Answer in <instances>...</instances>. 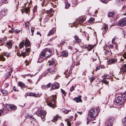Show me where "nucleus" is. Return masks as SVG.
<instances>
[{
    "mask_svg": "<svg viewBox=\"0 0 126 126\" xmlns=\"http://www.w3.org/2000/svg\"><path fill=\"white\" fill-rule=\"evenodd\" d=\"M51 51L48 48L44 49L41 52L38 59L39 63L42 62L45 59L48 58L51 55Z\"/></svg>",
    "mask_w": 126,
    "mask_h": 126,
    "instance_id": "obj_1",
    "label": "nucleus"
},
{
    "mask_svg": "<svg viewBox=\"0 0 126 126\" xmlns=\"http://www.w3.org/2000/svg\"><path fill=\"white\" fill-rule=\"evenodd\" d=\"M126 99V91L123 94L121 95V96L117 97L116 98L115 101L117 105H121L123 104L125 100Z\"/></svg>",
    "mask_w": 126,
    "mask_h": 126,
    "instance_id": "obj_2",
    "label": "nucleus"
},
{
    "mask_svg": "<svg viewBox=\"0 0 126 126\" xmlns=\"http://www.w3.org/2000/svg\"><path fill=\"white\" fill-rule=\"evenodd\" d=\"M98 108H93L90 109L89 112V114L91 118H94L98 114L99 110Z\"/></svg>",
    "mask_w": 126,
    "mask_h": 126,
    "instance_id": "obj_3",
    "label": "nucleus"
},
{
    "mask_svg": "<svg viewBox=\"0 0 126 126\" xmlns=\"http://www.w3.org/2000/svg\"><path fill=\"white\" fill-rule=\"evenodd\" d=\"M56 96H52V97L50 98V99H48L51 101H52L53 103H52L50 102L48 103H47V105L50 107H52L54 108L55 105V104L56 102Z\"/></svg>",
    "mask_w": 126,
    "mask_h": 126,
    "instance_id": "obj_4",
    "label": "nucleus"
},
{
    "mask_svg": "<svg viewBox=\"0 0 126 126\" xmlns=\"http://www.w3.org/2000/svg\"><path fill=\"white\" fill-rule=\"evenodd\" d=\"M38 114L39 116H41V118L43 122L45 120V117L46 112L45 111L43 110H39L38 111Z\"/></svg>",
    "mask_w": 126,
    "mask_h": 126,
    "instance_id": "obj_5",
    "label": "nucleus"
},
{
    "mask_svg": "<svg viewBox=\"0 0 126 126\" xmlns=\"http://www.w3.org/2000/svg\"><path fill=\"white\" fill-rule=\"evenodd\" d=\"M58 70L57 68H56L55 67H54L53 68H49L47 69L48 71L46 74V75L47 74L48 72L50 73L51 74H56L57 73V71Z\"/></svg>",
    "mask_w": 126,
    "mask_h": 126,
    "instance_id": "obj_6",
    "label": "nucleus"
},
{
    "mask_svg": "<svg viewBox=\"0 0 126 126\" xmlns=\"http://www.w3.org/2000/svg\"><path fill=\"white\" fill-rule=\"evenodd\" d=\"M6 108L9 111H11L15 110L17 109L16 107L13 105H7L6 106Z\"/></svg>",
    "mask_w": 126,
    "mask_h": 126,
    "instance_id": "obj_7",
    "label": "nucleus"
},
{
    "mask_svg": "<svg viewBox=\"0 0 126 126\" xmlns=\"http://www.w3.org/2000/svg\"><path fill=\"white\" fill-rule=\"evenodd\" d=\"M86 18L85 17H80L78 19L77 21L74 22L73 23V25H75L76 24H81L84 22Z\"/></svg>",
    "mask_w": 126,
    "mask_h": 126,
    "instance_id": "obj_8",
    "label": "nucleus"
},
{
    "mask_svg": "<svg viewBox=\"0 0 126 126\" xmlns=\"http://www.w3.org/2000/svg\"><path fill=\"white\" fill-rule=\"evenodd\" d=\"M126 24V18H124L121 19L119 22L118 25L121 26H123Z\"/></svg>",
    "mask_w": 126,
    "mask_h": 126,
    "instance_id": "obj_9",
    "label": "nucleus"
},
{
    "mask_svg": "<svg viewBox=\"0 0 126 126\" xmlns=\"http://www.w3.org/2000/svg\"><path fill=\"white\" fill-rule=\"evenodd\" d=\"M59 87V85L58 83H55L52 85V86L50 89V90L52 91L54 89H58Z\"/></svg>",
    "mask_w": 126,
    "mask_h": 126,
    "instance_id": "obj_10",
    "label": "nucleus"
},
{
    "mask_svg": "<svg viewBox=\"0 0 126 126\" xmlns=\"http://www.w3.org/2000/svg\"><path fill=\"white\" fill-rule=\"evenodd\" d=\"M28 117L29 119H30L31 120V122H32V123H33L34 124L35 123H36V120L34 119V118L33 117L32 115H29L28 116Z\"/></svg>",
    "mask_w": 126,
    "mask_h": 126,
    "instance_id": "obj_11",
    "label": "nucleus"
},
{
    "mask_svg": "<svg viewBox=\"0 0 126 126\" xmlns=\"http://www.w3.org/2000/svg\"><path fill=\"white\" fill-rule=\"evenodd\" d=\"M6 10L5 9L3 10L0 12V19L2 18L6 13Z\"/></svg>",
    "mask_w": 126,
    "mask_h": 126,
    "instance_id": "obj_12",
    "label": "nucleus"
},
{
    "mask_svg": "<svg viewBox=\"0 0 126 126\" xmlns=\"http://www.w3.org/2000/svg\"><path fill=\"white\" fill-rule=\"evenodd\" d=\"M81 95H79L78 97L75 98L74 99V100L77 102H81L82 100L81 99Z\"/></svg>",
    "mask_w": 126,
    "mask_h": 126,
    "instance_id": "obj_13",
    "label": "nucleus"
},
{
    "mask_svg": "<svg viewBox=\"0 0 126 126\" xmlns=\"http://www.w3.org/2000/svg\"><path fill=\"white\" fill-rule=\"evenodd\" d=\"M6 45L7 47L8 48V49L11 48L12 46V42L11 41H9L6 42Z\"/></svg>",
    "mask_w": 126,
    "mask_h": 126,
    "instance_id": "obj_14",
    "label": "nucleus"
},
{
    "mask_svg": "<svg viewBox=\"0 0 126 126\" xmlns=\"http://www.w3.org/2000/svg\"><path fill=\"white\" fill-rule=\"evenodd\" d=\"M61 54L62 56L63 57H66L68 56V52L67 51L64 50L62 52Z\"/></svg>",
    "mask_w": 126,
    "mask_h": 126,
    "instance_id": "obj_15",
    "label": "nucleus"
},
{
    "mask_svg": "<svg viewBox=\"0 0 126 126\" xmlns=\"http://www.w3.org/2000/svg\"><path fill=\"white\" fill-rule=\"evenodd\" d=\"M4 108L2 107V109L0 110V116H1L2 113H4L5 114L7 113V111L6 110H4Z\"/></svg>",
    "mask_w": 126,
    "mask_h": 126,
    "instance_id": "obj_16",
    "label": "nucleus"
},
{
    "mask_svg": "<svg viewBox=\"0 0 126 126\" xmlns=\"http://www.w3.org/2000/svg\"><path fill=\"white\" fill-rule=\"evenodd\" d=\"M30 45V43L29 41L27 39H26L25 42V46L29 47Z\"/></svg>",
    "mask_w": 126,
    "mask_h": 126,
    "instance_id": "obj_17",
    "label": "nucleus"
},
{
    "mask_svg": "<svg viewBox=\"0 0 126 126\" xmlns=\"http://www.w3.org/2000/svg\"><path fill=\"white\" fill-rule=\"evenodd\" d=\"M117 61V60L115 59L111 58L109 60V63L110 64H114Z\"/></svg>",
    "mask_w": 126,
    "mask_h": 126,
    "instance_id": "obj_18",
    "label": "nucleus"
},
{
    "mask_svg": "<svg viewBox=\"0 0 126 126\" xmlns=\"http://www.w3.org/2000/svg\"><path fill=\"white\" fill-rule=\"evenodd\" d=\"M94 46V45L93 46L89 44L87 46L86 48H87V50L88 51H90L93 48Z\"/></svg>",
    "mask_w": 126,
    "mask_h": 126,
    "instance_id": "obj_19",
    "label": "nucleus"
},
{
    "mask_svg": "<svg viewBox=\"0 0 126 126\" xmlns=\"http://www.w3.org/2000/svg\"><path fill=\"white\" fill-rule=\"evenodd\" d=\"M28 95L30 96H35L36 97H38L39 96V94H35L34 93H29L28 94Z\"/></svg>",
    "mask_w": 126,
    "mask_h": 126,
    "instance_id": "obj_20",
    "label": "nucleus"
},
{
    "mask_svg": "<svg viewBox=\"0 0 126 126\" xmlns=\"http://www.w3.org/2000/svg\"><path fill=\"white\" fill-rule=\"evenodd\" d=\"M18 85L20 86L21 88L22 89L25 87V84L22 82L19 81L18 82Z\"/></svg>",
    "mask_w": 126,
    "mask_h": 126,
    "instance_id": "obj_21",
    "label": "nucleus"
},
{
    "mask_svg": "<svg viewBox=\"0 0 126 126\" xmlns=\"http://www.w3.org/2000/svg\"><path fill=\"white\" fill-rule=\"evenodd\" d=\"M55 29L54 28L50 30L47 34V36H49L51 34L54 33L55 32Z\"/></svg>",
    "mask_w": 126,
    "mask_h": 126,
    "instance_id": "obj_22",
    "label": "nucleus"
},
{
    "mask_svg": "<svg viewBox=\"0 0 126 126\" xmlns=\"http://www.w3.org/2000/svg\"><path fill=\"white\" fill-rule=\"evenodd\" d=\"M74 37L75 38V41L76 42H79L81 41V40L77 36L75 35Z\"/></svg>",
    "mask_w": 126,
    "mask_h": 126,
    "instance_id": "obj_23",
    "label": "nucleus"
},
{
    "mask_svg": "<svg viewBox=\"0 0 126 126\" xmlns=\"http://www.w3.org/2000/svg\"><path fill=\"white\" fill-rule=\"evenodd\" d=\"M104 26L102 28L105 31H107L108 29V26L107 24H104Z\"/></svg>",
    "mask_w": 126,
    "mask_h": 126,
    "instance_id": "obj_24",
    "label": "nucleus"
},
{
    "mask_svg": "<svg viewBox=\"0 0 126 126\" xmlns=\"http://www.w3.org/2000/svg\"><path fill=\"white\" fill-rule=\"evenodd\" d=\"M25 44L23 42H21L20 43L19 45V47L20 49L22 48L24 46Z\"/></svg>",
    "mask_w": 126,
    "mask_h": 126,
    "instance_id": "obj_25",
    "label": "nucleus"
},
{
    "mask_svg": "<svg viewBox=\"0 0 126 126\" xmlns=\"http://www.w3.org/2000/svg\"><path fill=\"white\" fill-rule=\"evenodd\" d=\"M1 91L2 93L5 95H6L8 94L7 91L5 90H3Z\"/></svg>",
    "mask_w": 126,
    "mask_h": 126,
    "instance_id": "obj_26",
    "label": "nucleus"
},
{
    "mask_svg": "<svg viewBox=\"0 0 126 126\" xmlns=\"http://www.w3.org/2000/svg\"><path fill=\"white\" fill-rule=\"evenodd\" d=\"M114 13L113 12H109L108 14V16L109 17H112L114 16Z\"/></svg>",
    "mask_w": 126,
    "mask_h": 126,
    "instance_id": "obj_27",
    "label": "nucleus"
},
{
    "mask_svg": "<svg viewBox=\"0 0 126 126\" xmlns=\"http://www.w3.org/2000/svg\"><path fill=\"white\" fill-rule=\"evenodd\" d=\"M106 126H112V122H107L106 123Z\"/></svg>",
    "mask_w": 126,
    "mask_h": 126,
    "instance_id": "obj_28",
    "label": "nucleus"
},
{
    "mask_svg": "<svg viewBox=\"0 0 126 126\" xmlns=\"http://www.w3.org/2000/svg\"><path fill=\"white\" fill-rule=\"evenodd\" d=\"M55 63V62L52 60L51 61L49 62V66L53 65H54Z\"/></svg>",
    "mask_w": 126,
    "mask_h": 126,
    "instance_id": "obj_29",
    "label": "nucleus"
},
{
    "mask_svg": "<svg viewBox=\"0 0 126 126\" xmlns=\"http://www.w3.org/2000/svg\"><path fill=\"white\" fill-rule=\"evenodd\" d=\"M121 70L124 73H126V68L123 66H122L121 68Z\"/></svg>",
    "mask_w": 126,
    "mask_h": 126,
    "instance_id": "obj_30",
    "label": "nucleus"
},
{
    "mask_svg": "<svg viewBox=\"0 0 126 126\" xmlns=\"http://www.w3.org/2000/svg\"><path fill=\"white\" fill-rule=\"evenodd\" d=\"M103 78L104 79H108L109 78L110 76L108 75H104V76H103Z\"/></svg>",
    "mask_w": 126,
    "mask_h": 126,
    "instance_id": "obj_31",
    "label": "nucleus"
},
{
    "mask_svg": "<svg viewBox=\"0 0 126 126\" xmlns=\"http://www.w3.org/2000/svg\"><path fill=\"white\" fill-rule=\"evenodd\" d=\"M65 9H67L69 7L70 5V4H69L67 2H66L65 3Z\"/></svg>",
    "mask_w": 126,
    "mask_h": 126,
    "instance_id": "obj_32",
    "label": "nucleus"
},
{
    "mask_svg": "<svg viewBox=\"0 0 126 126\" xmlns=\"http://www.w3.org/2000/svg\"><path fill=\"white\" fill-rule=\"evenodd\" d=\"M62 110L63 111V112L64 113H65L66 114H67L69 111H71L70 110Z\"/></svg>",
    "mask_w": 126,
    "mask_h": 126,
    "instance_id": "obj_33",
    "label": "nucleus"
},
{
    "mask_svg": "<svg viewBox=\"0 0 126 126\" xmlns=\"http://www.w3.org/2000/svg\"><path fill=\"white\" fill-rule=\"evenodd\" d=\"M102 83H103L105 84H107L109 83V82L105 79H103L102 80Z\"/></svg>",
    "mask_w": 126,
    "mask_h": 126,
    "instance_id": "obj_34",
    "label": "nucleus"
},
{
    "mask_svg": "<svg viewBox=\"0 0 126 126\" xmlns=\"http://www.w3.org/2000/svg\"><path fill=\"white\" fill-rule=\"evenodd\" d=\"M47 13L49 14H51L53 12L52 9H51L47 11Z\"/></svg>",
    "mask_w": 126,
    "mask_h": 126,
    "instance_id": "obj_35",
    "label": "nucleus"
},
{
    "mask_svg": "<svg viewBox=\"0 0 126 126\" xmlns=\"http://www.w3.org/2000/svg\"><path fill=\"white\" fill-rule=\"evenodd\" d=\"M61 91L62 93L64 95V96L66 95V92H65L63 90V89H61Z\"/></svg>",
    "mask_w": 126,
    "mask_h": 126,
    "instance_id": "obj_36",
    "label": "nucleus"
},
{
    "mask_svg": "<svg viewBox=\"0 0 126 126\" xmlns=\"http://www.w3.org/2000/svg\"><path fill=\"white\" fill-rule=\"evenodd\" d=\"M123 124L124 125L126 126V117L123 120Z\"/></svg>",
    "mask_w": 126,
    "mask_h": 126,
    "instance_id": "obj_37",
    "label": "nucleus"
},
{
    "mask_svg": "<svg viewBox=\"0 0 126 126\" xmlns=\"http://www.w3.org/2000/svg\"><path fill=\"white\" fill-rule=\"evenodd\" d=\"M5 59L4 57L2 55L0 56V61H5Z\"/></svg>",
    "mask_w": 126,
    "mask_h": 126,
    "instance_id": "obj_38",
    "label": "nucleus"
},
{
    "mask_svg": "<svg viewBox=\"0 0 126 126\" xmlns=\"http://www.w3.org/2000/svg\"><path fill=\"white\" fill-rule=\"evenodd\" d=\"M94 20V19L93 18H90L88 20V22H92Z\"/></svg>",
    "mask_w": 126,
    "mask_h": 126,
    "instance_id": "obj_39",
    "label": "nucleus"
},
{
    "mask_svg": "<svg viewBox=\"0 0 126 126\" xmlns=\"http://www.w3.org/2000/svg\"><path fill=\"white\" fill-rule=\"evenodd\" d=\"M13 31L17 34L20 32V30H18L17 29H15L13 30Z\"/></svg>",
    "mask_w": 126,
    "mask_h": 126,
    "instance_id": "obj_40",
    "label": "nucleus"
},
{
    "mask_svg": "<svg viewBox=\"0 0 126 126\" xmlns=\"http://www.w3.org/2000/svg\"><path fill=\"white\" fill-rule=\"evenodd\" d=\"M21 56L22 55L23 56V58H24L26 55L25 52H22L21 53Z\"/></svg>",
    "mask_w": 126,
    "mask_h": 126,
    "instance_id": "obj_41",
    "label": "nucleus"
},
{
    "mask_svg": "<svg viewBox=\"0 0 126 126\" xmlns=\"http://www.w3.org/2000/svg\"><path fill=\"white\" fill-rule=\"evenodd\" d=\"M75 87L73 85H72L71 87V88L70 89V92H71L74 90Z\"/></svg>",
    "mask_w": 126,
    "mask_h": 126,
    "instance_id": "obj_42",
    "label": "nucleus"
},
{
    "mask_svg": "<svg viewBox=\"0 0 126 126\" xmlns=\"http://www.w3.org/2000/svg\"><path fill=\"white\" fill-rule=\"evenodd\" d=\"M52 86V85L50 83H49L47 85V88H49L51 86Z\"/></svg>",
    "mask_w": 126,
    "mask_h": 126,
    "instance_id": "obj_43",
    "label": "nucleus"
},
{
    "mask_svg": "<svg viewBox=\"0 0 126 126\" xmlns=\"http://www.w3.org/2000/svg\"><path fill=\"white\" fill-rule=\"evenodd\" d=\"M113 118H112L111 117H110L109 118L108 121H107V122H112L113 123L112 121H113Z\"/></svg>",
    "mask_w": 126,
    "mask_h": 126,
    "instance_id": "obj_44",
    "label": "nucleus"
},
{
    "mask_svg": "<svg viewBox=\"0 0 126 126\" xmlns=\"http://www.w3.org/2000/svg\"><path fill=\"white\" fill-rule=\"evenodd\" d=\"M4 55L5 56L7 57H9L10 56V54L6 52L4 53Z\"/></svg>",
    "mask_w": 126,
    "mask_h": 126,
    "instance_id": "obj_45",
    "label": "nucleus"
},
{
    "mask_svg": "<svg viewBox=\"0 0 126 126\" xmlns=\"http://www.w3.org/2000/svg\"><path fill=\"white\" fill-rule=\"evenodd\" d=\"M13 89L14 91L15 92L18 91V90L17 88H16L15 86H14L13 87Z\"/></svg>",
    "mask_w": 126,
    "mask_h": 126,
    "instance_id": "obj_46",
    "label": "nucleus"
},
{
    "mask_svg": "<svg viewBox=\"0 0 126 126\" xmlns=\"http://www.w3.org/2000/svg\"><path fill=\"white\" fill-rule=\"evenodd\" d=\"M59 117V116H56L55 117H54V121H57V120L58 118Z\"/></svg>",
    "mask_w": 126,
    "mask_h": 126,
    "instance_id": "obj_47",
    "label": "nucleus"
},
{
    "mask_svg": "<svg viewBox=\"0 0 126 126\" xmlns=\"http://www.w3.org/2000/svg\"><path fill=\"white\" fill-rule=\"evenodd\" d=\"M29 9H30V7H27V8H26V9H25V12H29Z\"/></svg>",
    "mask_w": 126,
    "mask_h": 126,
    "instance_id": "obj_48",
    "label": "nucleus"
},
{
    "mask_svg": "<svg viewBox=\"0 0 126 126\" xmlns=\"http://www.w3.org/2000/svg\"><path fill=\"white\" fill-rule=\"evenodd\" d=\"M65 43V42L64 40H62L60 44L61 45H63Z\"/></svg>",
    "mask_w": 126,
    "mask_h": 126,
    "instance_id": "obj_49",
    "label": "nucleus"
},
{
    "mask_svg": "<svg viewBox=\"0 0 126 126\" xmlns=\"http://www.w3.org/2000/svg\"><path fill=\"white\" fill-rule=\"evenodd\" d=\"M94 77H91L90 78V80L91 82H92V81L94 80Z\"/></svg>",
    "mask_w": 126,
    "mask_h": 126,
    "instance_id": "obj_50",
    "label": "nucleus"
},
{
    "mask_svg": "<svg viewBox=\"0 0 126 126\" xmlns=\"http://www.w3.org/2000/svg\"><path fill=\"white\" fill-rule=\"evenodd\" d=\"M27 81H28L31 84H32V83H33V82H32V81L31 79H27Z\"/></svg>",
    "mask_w": 126,
    "mask_h": 126,
    "instance_id": "obj_51",
    "label": "nucleus"
},
{
    "mask_svg": "<svg viewBox=\"0 0 126 126\" xmlns=\"http://www.w3.org/2000/svg\"><path fill=\"white\" fill-rule=\"evenodd\" d=\"M1 1L2 2L5 3H7L8 1H7V0H1Z\"/></svg>",
    "mask_w": 126,
    "mask_h": 126,
    "instance_id": "obj_52",
    "label": "nucleus"
},
{
    "mask_svg": "<svg viewBox=\"0 0 126 126\" xmlns=\"http://www.w3.org/2000/svg\"><path fill=\"white\" fill-rule=\"evenodd\" d=\"M27 52H28L30 51V48H27L25 50Z\"/></svg>",
    "mask_w": 126,
    "mask_h": 126,
    "instance_id": "obj_53",
    "label": "nucleus"
},
{
    "mask_svg": "<svg viewBox=\"0 0 126 126\" xmlns=\"http://www.w3.org/2000/svg\"><path fill=\"white\" fill-rule=\"evenodd\" d=\"M37 9V6H35L33 9V12H35Z\"/></svg>",
    "mask_w": 126,
    "mask_h": 126,
    "instance_id": "obj_54",
    "label": "nucleus"
},
{
    "mask_svg": "<svg viewBox=\"0 0 126 126\" xmlns=\"http://www.w3.org/2000/svg\"><path fill=\"white\" fill-rule=\"evenodd\" d=\"M109 47L110 48H111V49H112L113 47V45L112 44H110L109 45Z\"/></svg>",
    "mask_w": 126,
    "mask_h": 126,
    "instance_id": "obj_55",
    "label": "nucleus"
},
{
    "mask_svg": "<svg viewBox=\"0 0 126 126\" xmlns=\"http://www.w3.org/2000/svg\"><path fill=\"white\" fill-rule=\"evenodd\" d=\"M67 125L68 126H71V123L69 121L67 122Z\"/></svg>",
    "mask_w": 126,
    "mask_h": 126,
    "instance_id": "obj_56",
    "label": "nucleus"
},
{
    "mask_svg": "<svg viewBox=\"0 0 126 126\" xmlns=\"http://www.w3.org/2000/svg\"><path fill=\"white\" fill-rule=\"evenodd\" d=\"M100 66H99L97 67L96 68V70L97 71L100 68Z\"/></svg>",
    "mask_w": 126,
    "mask_h": 126,
    "instance_id": "obj_57",
    "label": "nucleus"
},
{
    "mask_svg": "<svg viewBox=\"0 0 126 126\" xmlns=\"http://www.w3.org/2000/svg\"><path fill=\"white\" fill-rule=\"evenodd\" d=\"M31 32L32 33H33L34 31V28L32 27L31 29Z\"/></svg>",
    "mask_w": 126,
    "mask_h": 126,
    "instance_id": "obj_58",
    "label": "nucleus"
},
{
    "mask_svg": "<svg viewBox=\"0 0 126 126\" xmlns=\"http://www.w3.org/2000/svg\"><path fill=\"white\" fill-rule=\"evenodd\" d=\"M123 56L125 59H126V52H125Z\"/></svg>",
    "mask_w": 126,
    "mask_h": 126,
    "instance_id": "obj_59",
    "label": "nucleus"
},
{
    "mask_svg": "<svg viewBox=\"0 0 126 126\" xmlns=\"http://www.w3.org/2000/svg\"><path fill=\"white\" fill-rule=\"evenodd\" d=\"M116 39V38L115 37L112 40V43H113L114 42V41Z\"/></svg>",
    "mask_w": 126,
    "mask_h": 126,
    "instance_id": "obj_60",
    "label": "nucleus"
},
{
    "mask_svg": "<svg viewBox=\"0 0 126 126\" xmlns=\"http://www.w3.org/2000/svg\"><path fill=\"white\" fill-rule=\"evenodd\" d=\"M106 52H105L107 54H108L110 52V51L109 50H106Z\"/></svg>",
    "mask_w": 126,
    "mask_h": 126,
    "instance_id": "obj_61",
    "label": "nucleus"
},
{
    "mask_svg": "<svg viewBox=\"0 0 126 126\" xmlns=\"http://www.w3.org/2000/svg\"><path fill=\"white\" fill-rule=\"evenodd\" d=\"M8 77L9 78L10 77V74H11V73L10 72H8Z\"/></svg>",
    "mask_w": 126,
    "mask_h": 126,
    "instance_id": "obj_62",
    "label": "nucleus"
},
{
    "mask_svg": "<svg viewBox=\"0 0 126 126\" xmlns=\"http://www.w3.org/2000/svg\"><path fill=\"white\" fill-rule=\"evenodd\" d=\"M37 34H38V35H39V34L40 35V36H41V33L40 32H37Z\"/></svg>",
    "mask_w": 126,
    "mask_h": 126,
    "instance_id": "obj_63",
    "label": "nucleus"
},
{
    "mask_svg": "<svg viewBox=\"0 0 126 126\" xmlns=\"http://www.w3.org/2000/svg\"><path fill=\"white\" fill-rule=\"evenodd\" d=\"M77 113H79L80 114H81L82 113V111H81V112L77 111Z\"/></svg>",
    "mask_w": 126,
    "mask_h": 126,
    "instance_id": "obj_64",
    "label": "nucleus"
}]
</instances>
